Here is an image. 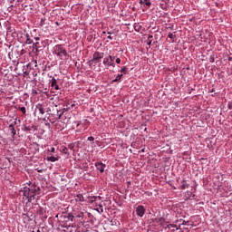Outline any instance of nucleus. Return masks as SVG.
Wrapping results in <instances>:
<instances>
[{
	"label": "nucleus",
	"instance_id": "obj_1",
	"mask_svg": "<svg viewBox=\"0 0 232 232\" xmlns=\"http://www.w3.org/2000/svg\"><path fill=\"white\" fill-rule=\"evenodd\" d=\"M23 192V196L27 198L28 202H34L35 200V196H34V186L31 187H24L21 190Z\"/></svg>",
	"mask_w": 232,
	"mask_h": 232
},
{
	"label": "nucleus",
	"instance_id": "obj_2",
	"mask_svg": "<svg viewBox=\"0 0 232 232\" xmlns=\"http://www.w3.org/2000/svg\"><path fill=\"white\" fill-rule=\"evenodd\" d=\"M53 53L59 57V59H63V57H66L68 55V53L66 52V48L63 46V44H56L53 48Z\"/></svg>",
	"mask_w": 232,
	"mask_h": 232
},
{
	"label": "nucleus",
	"instance_id": "obj_3",
	"mask_svg": "<svg viewBox=\"0 0 232 232\" xmlns=\"http://www.w3.org/2000/svg\"><path fill=\"white\" fill-rule=\"evenodd\" d=\"M101 59H104V53L96 51L92 54V59L88 62V64H90V66H91V64H93V63L97 64V63H101Z\"/></svg>",
	"mask_w": 232,
	"mask_h": 232
},
{
	"label": "nucleus",
	"instance_id": "obj_4",
	"mask_svg": "<svg viewBox=\"0 0 232 232\" xmlns=\"http://www.w3.org/2000/svg\"><path fill=\"white\" fill-rule=\"evenodd\" d=\"M58 119H61L63 124L66 126V124H70V119H72V114L70 112H61V111H57Z\"/></svg>",
	"mask_w": 232,
	"mask_h": 232
},
{
	"label": "nucleus",
	"instance_id": "obj_5",
	"mask_svg": "<svg viewBox=\"0 0 232 232\" xmlns=\"http://www.w3.org/2000/svg\"><path fill=\"white\" fill-rule=\"evenodd\" d=\"M102 63L106 68H109L110 66L115 68V56L108 55L103 58Z\"/></svg>",
	"mask_w": 232,
	"mask_h": 232
},
{
	"label": "nucleus",
	"instance_id": "obj_6",
	"mask_svg": "<svg viewBox=\"0 0 232 232\" xmlns=\"http://www.w3.org/2000/svg\"><path fill=\"white\" fill-rule=\"evenodd\" d=\"M145 214H146V208H144V206L139 205L136 208V215L140 218H142V217H144Z\"/></svg>",
	"mask_w": 232,
	"mask_h": 232
},
{
	"label": "nucleus",
	"instance_id": "obj_7",
	"mask_svg": "<svg viewBox=\"0 0 232 232\" xmlns=\"http://www.w3.org/2000/svg\"><path fill=\"white\" fill-rule=\"evenodd\" d=\"M95 166H96V169H98V171L104 173V169H106V164H104L102 162H96Z\"/></svg>",
	"mask_w": 232,
	"mask_h": 232
},
{
	"label": "nucleus",
	"instance_id": "obj_8",
	"mask_svg": "<svg viewBox=\"0 0 232 232\" xmlns=\"http://www.w3.org/2000/svg\"><path fill=\"white\" fill-rule=\"evenodd\" d=\"M46 160H48V162H57V160H59V155L48 156Z\"/></svg>",
	"mask_w": 232,
	"mask_h": 232
},
{
	"label": "nucleus",
	"instance_id": "obj_9",
	"mask_svg": "<svg viewBox=\"0 0 232 232\" xmlns=\"http://www.w3.org/2000/svg\"><path fill=\"white\" fill-rule=\"evenodd\" d=\"M36 110L38 111L40 115H44V108L43 107V105L41 104L36 105Z\"/></svg>",
	"mask_w": 232,
	"mask_h": 232
},
{
	"label": "nucleus",
	"instance_id": "obj_10",
	"mask_svg": "<svg viewBox=\"0 0 232 232\" xmlns=\"http://www.w3.org/2000/svg\"><path fill=\"white\" fill-rule=\"evenodd\" d=\"M75 200L76 202H84V197L82 196V194H78L77 196H75Z\"/></svg>",
	"mask_w": 232,
	"mask_h": 232
},
{
	"label": "nucleus",
	"instance_id": "obj_11",
	"mask_svg": "<svg viewBox=\"0 0 232 232\" xmlns=\"http://www.w3.org/2000/svg\"><path fill=\"white\" fill-rule=\"evenodd\" d=\"M140 5H145V6H151V1H150V0H140Z\"/></svg>",
	"mask_w": 232,
	"mask_h": 232
},
{
	"label": "nucleus",
	"instance_id": "obj_12",
	"mask_svg": "<svg viewBox=\"0 0 232 232\" xmlns=\"http://www.w3.org/2000/svg\"><path fill=\"white\" fill-rule=\"evenodd\" d=\"M25 44H32L34 43V40L30 38V34H25Z\"/></svg>",
	"mask_w": 232,
	"mask_h": 232
},
{
	"label": "nucleus",
	"instance_id": "obj_13",
	"mask_svg": "<svg viewBox=\"0 0 232 232\" xmlns=\"http://www.w3.org/2000/svg\"><path fill=\"white\" fill-rule=\"evenodd\" d=\"M9 131H11L13 137L16 135L17 131L15 130V128H14V125H9Z\"/></svg>",
	"mask_w": 232,
	"mask_h": 232
},
{
	"label": "nucleus",
	"instance_id": "obj_14",
	"mask_svg": "<svg viewBox=\"0 0 232 232\" xmlns=\"http://www.w3.org/2000/svg\"><path fill=\"white\" fill-rule=\"evenodd\" d=\"M168 38L172 40V43H175V39L177 38V35L173 33H169Z\"/></svg>",
	"mask_w": 232,
	"mask_h": 232
},
{
	"label": "nucleus",
	"instance_id": "obj_15",
	"mask_svg": "<svg viewBox=\"0 0 232 232\" xmlns=\"http://www.w3.org/2000/svg\"><path fill=\"white\" fill-rule=\"evenodd\" d=\"M181 183V189H188V188H189V184L186 183V180L183 179Z\"/></svg>",
	"mask_w": 232,
	"mask_h": 232
},
{
	"label": "nucleus",
	"instance_id": "obj_16",
	"mask_svg": "<svg viewBox=\"0 0 232 232\" xmlns=\"http://www.w3.org/2000/svg\"><path fill=\"white\" fill-rule=\"evenodd\" d=\"M33 189H34V197H35V193H39V191H41V188L36 186H33Z\"/></svg>",
	"mask_w": 232,
	"mask_h": 232
},
{
	"label": "nucleus",
	"instance_id": "obj_17",
	"mask_svg": "<svg viewBox=\"0 0 232 232\" xmlns=\"http://www.w3.org/2000/svg\"><path fill=\"white\" fill-rule=\"evenodd\" d=\"M123 74H118L114 80H112V82H117L122 79Z\"/></svg>",
	"mask_w": 232,
	"mask_h": 232
},
{
	"label": "nucleus",
	"instance_id": "obj_18",
	"mask_svg": "<svg viewBox=\"0 0 232 232\" xmlns=\"http://www.w3.org/2000/svg\"><path fill=\"white\" fill-rule=\"evenodd\" d=\"M96 211H98L101 214L104 213V208H102V205H100L98 208H96Z\"/></svg>",
	"mask_w": 232,
	"mask_h": 232
},
{
	"label": "nucleus",
	"instance_id": "obj_19",
	"mask_svg": "<svg viewBox=\"0 0 232 232\" xmlns=\"http://www.w3.org/2000/svg\"><path fill=\"white\" fill-rule=\"evenodd\" d=\"M55 85H57V80L53 77L52 80H51V86L53 88Z\"/></svg>",
	"mask_w": 232,
	"mask_h": 232
},
{
	"label": "nucleus",
	"instance_id": "obj_20",
	"mask_svg": "<svg viewBox=\"0 0 232 232\" xmlns=\"http://www.w3.org/2000/svg\"><path fill=\"white\" fill-rule=\"evenodd\" d=\"M76 218H79L80 220H82V218H84V213L80 212L78 215H76Z\"/></svg>",
	"mask_w": 232,
	"mask_h": 232
},
{
	"label": "nucleus",
	"instance_id": "obj_21",
	"mask_svg": "<svg viewBox=\"0 0 232 232\" xmlns=\"http://www.w3.org/2000/svg\"><path fill=\"white\" fill-rule=\"evenodd\" d=\"M167 227H169V229H171V227H172V228H174L176 230H179V227H177V225H175V224H169L167 226Z\"/></svg>",
	"mask_w": 232,
	"mask_h": 232
},
{
	"label": "nucleus",
	"instance_id": "obj_22",
	"mask_svg": "<svg viewBox=\"0 0 232 232\" xmlns=\"http://www.w3.org/2000/svg\"><path fill=\"white\" fill-rule=\"evenodd\" d=\"M34 50H39V42L33 44Z\"/></svg>",
	"mask_w": 232,
	"mask_h": 232
},
{
	"label": "nucleus",
	"instance_id": "obj_23",
	"mask_svg": "<svg viewBox=\"0 0 232 232\" xmlns=\"http://www.w3.org/2000/svg\"><path fill=\"white\" fill-rule=\"evenodd\" d=\"M187 195H188V198H191V197H192V198H195V195L189 190L187 191Z\"/></svg>",
	"mask_w": 232,
	"mask_h": 232
},
{
	"label": "nucleus",
	"instance_id": "obj_24",
	"mask_svg": "<svg viewBox=\"0 0 232 232\" xmlns=\"http://www.w3.org/2000/svg\"><path fill=\"white\" fill-rule=\"evenodd\" d=\"M96 200H97V197H95V196H92L90 198L91 204H93V202H95Z\"/></svg>",
	"mask_w": 232,
	"mask_h": 232
},
{
	"label": "nucleus",
	"instance_id": "obj_25",
	"mask_svg": "<svg viewBox=\"0 0 232 232\" xmlns=\"http://www.w3.org/2000/svg\"><path fill=\"white\" fill-rule=\"evenodd\" d=\"M20 111H22V113L25 114L26 113V107H19Z\"/></svg>",
	"mask_w": 232,
	"mask_h": 232
},
{
	"label": "nucleus",
	"instance_id": "obj_26",
	"mask_svg": "<svg viewBox=\"0 0 232 232\" xmlns=\"http://www.w3.org/2000/svg\"><path fill=\"white\" fill-rule=\"evenodd\" d=\"M44 21H46V18H41L40 26H44Z\"/></svg>",
	"mask_w": 232,
	"mask_h": 232
},
{
	"label": "nucleus",
	"instance_id": "obj_27",
	"mask_svg": "<svg viewBox=\"0 0 232 232\" xmlns=\"http://www.w3.org/2000/svg\"><path fill=\"white\" fill-rule=\"evenodd\" d=\"M24 131H32V128H30L28 126H24Z\"/></svg>",
	"mask_w": 232,
	"mask_h": 232
},
{
	"label": "nucleus",
	"instance_id": "obj_28",
	"mask_svg": "<svg viewBox=\"0 0 232 232\" xmlns=\"http://www.w3.org/2000/svg\"><path fill=\"white\" fill-rule=\"evenodd\" d=\"M87 140H89L90 142H93V140H95V138H93V136H90Z\"/></svg>",
	"mask_w": 232,
	"mask_h": 232
},
{
	"label": "nucleus",
	"instance_id": "obj_29",
	"mask_svg": "<svg viewBox=\"0 0 232 232\" xmlns=\"http://www.w3.org/2000/svg\"><path fill=\"white\" fill-rule=\"evenodd\" d=\"M209 63H215V56L209 57Z\"/></svg>",
	"mask_w": 232,
	"mask_h": 232
},
{
	"label": "nucleus",
	"instance_id": "obj_30",
	"mask_svg": "<svg viewBox=\"0 0 232 232\" xmlns=\"http://www.w3.org/2000/svg\"><path fill=\"white\" fill-rule=\"evenodd\" d=\"M120 72L122 73V72H124V73H126V66H123L121 70H120Z\"/></svg>",
	"mask_w": 232,
	"mask_h": 232
},
{
	"label": "nucleus",
	"instance_id": "obj_31",
	"mask_svg": "<svg viewBox=\"0 0 232 232\" xmlns=\"http://www.w3.org/2000/svg\"><path fill=\"white\" fill-rule=\"evenodd\" d=\"M51 153H55V148L52 147L50 150H48Z\"/></svg>",
	"mask_w": 232,
	"mask_h": 232
},
{
	"label": "nucleus",
	"instance_id": "obj_32",
	"mask_svg": "<svg viewBox=\"0 0 232 232\" xmlns=\"http://www.w3.org/2000/svg\"><path fill=\"white\" fill-rule=\"evenodd\" d=\"M181 224L179 226H186L187 222L185 220H180Z\"/></svg>",
	"mask_w": 232,
	"mask_h": 232
},
{
	"label": "nucleus",
	"instance_id": "obj_33",
	"mask_svg": "<svg viewBox=\"0 0 232 232\" xmlns=\"http://www.w3.org/2000/svg\"><path fill=\"white\" fill-rule=\"evenodd\" d=\"M115 61H116V63H117V64H121V58H116Z\"/></svg>",
	"mask_w": 232,
	"mask_h": 232
},
{
	"label": "nucleus",
	"instance_id": "obj_34",
	"mask_svg": "<svg viewBox=\"0 0 232 232\" xmlns=\"http://www.w3.org/2000/svg\"><path fill=\"white\" fill-rule=\"evenodd\" d=\"M84 130H86V128L82 129H78L76 131H79L80 133H82V131H84Z\"/></svg>",
	"mask_w": 232,
	"mask_h": 232
},
{
	"label": "nucleus",
	"instance_id": "obj_35",
	"mask_svg": "<svg viewBox=\"0 0 232 232\" xmlns=\"http://www.w3.org/2000/svg\"><path fill=\"white\" fill-rule=\"evenodd\" d=\"M32 93H34V95H37V91L35 89H33Z\"/></svg>",
	"mask_w": 232,
	"mask_h": 232
},
{
	"label": "nucleus",
	"instance_id": "obj_36",
	"mask_svg": "<svg viewBox=\"0 0 232 232\" xmlns=\"http://www.w3.org/2000/svg\"><path fill=\"white\" fill-rule=\"evenodd\" d=\"M53 88H54V90H59V85H57V83H56V85H53Z\"/></svg>",
	"mask_w": 232,
	"mask_h": 232
},
{
	"label": "nucleus",
	"instance_id": "obj_37",
	"mask_svg": "<svg viewBox=\"0 0 232 232\" xmlns=\"http://www.w3.org/2000/svg\"><path fill=\"white\" fill-rule=\"evenodd\" d=\"M107 39H110V41H113V37H111V35L107 36Z\"/></svg>",
	"mask_w": 232,
	"mask_h": 232
},
{
	"label": "nucleus",
	"instance_id": "obj_38",
	"mask_svg": "<svg viewBox=\"0 0 232 232\" xmlns=\"http://www.w3.org/2000/svg\"><path fill=\"white\" fill-rule=\"evenodd\" d=\"M66 111H68V109H66V108H63V111H62V113L63 112V113H66Z\"/></svg>",
	"mask_w": 232,
	"mask_h": 232
},
{
	"label": "nucleus",
	"instance_id": "obj_39",
	"mask_svg": "<svg viewBox=\"0 0 232 232\" xmlns=\"http://www.w3.org/2000/svg\"><path fill=\"white\" fill-rule=\"evenodd\" d=\"M63 153H66V151H68V148H64V149L63 150Z\"/></svg>",
	"mask_w": 232,
	"mask_h": 232
},
{
	"label": "nucleus",
	"instance_id": "obj_40",
	"mask_svg": "<svg viewBox=\"0 0 232 232\" xmlns=\"http://www.w3.org/2000/svg\"><path fill=\"white\" fill-rule=\"evenodd\" d=\"M34 39H35L36 41H41V38H39V37H34Z\"/></svg>",
	"mask_w": 232,
	"mask_h": 232
},
{
	"label": "nucleus",
	"instance_id": "obj_41",
	"mask_svg": "<svg viewBox=\"0 0 232 232\" xmlns=\"http://www.w3.org/2000/svg\"><path fill=\"white\" fill-rule=\"evenodd\" d=\"M147 44L150 46L151 44V41L148 42Z\"/></svg>",
	"mask_w": 232,
	"mask_h": 232
},
{
	"label": "nucleus",
	"instance_id": "obj_42",
	"mask_svg": "<svg viewBox=\"0 0 232 232\" xmlns=\"http://www.w3.org/2000/svg\"><path fill=\"white\" fill-rule=\"evenodd\" d=\"M80 124H81V121H79L78 123H77V128H79V126H80Z\"/></svg>",
	"mask_w": 232,
	"mask_h": 232
},
{
	"label": "nucleus",
	"instance_id": "obj_43",
	"mask_svg": "<svg viewBox=\"0 0 232 232\" xmlns=\"http://www.w3.org/2000/svg\"><path fill=\"white\" fill-rule=\"evenodd\" d=\"M153 36L150 35L149 38L151 39Z\"/></svg>",
	"mask_w": 232,
	"mask_h": 232
},
{
	"label": "nucleus",
	"instance_id": "obj_44",
	"mask_svg": "<svg viewBox=\"0 0 232 232\" xmlns=\"http://www.w3.org/2000/svg\"><path fill=\"white\" fill-rule=\"evenodd\" d=\"M37 232H41V230L38 229Z\"/></svg>",
	"mask_w": 232,
	"mask_h": 232
},
{
	"label": "nucleus",
	"instance_id": "obj_45",
	"mask_svg": "<svg viewBox=\"0 0 232 232\" xmlns=\"http://www.w3.org/2000/svg\"><path fill=\"white\" fill-rule=\"evenodd\" d=\"M142 152H144V150H141Z\"/></svg>",
	"mask_w": 232,
	"mask_h": 232
},
{
	"label": "nucleus",
	"instance_id": "obj_46",
	"mask_svg": "<svg viewBox=\"0 0 232 232\" xmlns=\"http://www.w3.org/2000/svg\"><path fill=\"white\" fill-rule=\"evenodd\" d=\"M32 232H35V231H32Z\"/></svg>",
	"mask_w": 232,
	"mask_h": 232
}]
</instances>
